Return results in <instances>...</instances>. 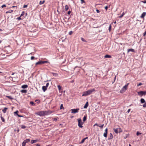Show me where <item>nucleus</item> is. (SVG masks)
<instances>
[{"label": "nucleus", "instance_id": "1", "mask_svg": "<svg viewBox=\"0 0 146 146\" xmlns=\"http://www.w3.org/2000/svg\"><path fill=\"white\" fill-rule=\"evenodd\" d=\"M52 112L49 110L45 111H38L35 113L36 115H39L40 116H44L50 114Z\"/></svg>", "mask_w": 146, "mask_h": 146}, {"label": "nucleus", "instance_id": "2", "mask_svg": "<svg viewBox=\"0 0 146 146\" xmlns=\"http://www.w3.org/2000/svg\"><path fill=\"white\" fill-rule=\"evenodd\" d=\"M95 91V90L94 89H92L88 90L87 91L84 92L82 94V96H84L90 95L92 94L93 92Z\"/></svg>", "mask_w": 146, "mask_h": 146}, {"label": "nucleus", "instance_id": "3", "mask_svg": "<svg viewBox=\"0 0 146 146\" xmlns=\"http://www.w3.org/2000/svg\"><path fill=\"white\" fill-rule=\"evenodd\" d=\"M95 91V90L94 89H92L88 90L87 91L84 92L82 94V96H84L90 95L92 94L93 92Z\"/></svg>", "mask_w": 146, "mask_h": 146}, {"label": "nucleus", "instance_id": "4", "mask_svg": "<svg viewBox=\"0 0 146 146\" xmlns=\"http://www.w3.org/2000/svg\"><path fill=\"white\" fill-rule=\"evenodd\" d=\"M78 122V125L79 127L80 128H82L83 127V126L82 125L83 123L82 122V120L80 118L78 119H77Z\"/></svg>", "mask_w": 146, "mask_h": 146}, {"label": "nucleus", "instance_id": "5", "mask_svg": "<svg viewBox=\"0 0 146 146\" xmlns=\"http://www.w3.org/2000/svg\"><path fill=\"white\" fill-rule=\"evenodd\" d=\"M138 95L141 96L143 95H146V91H140L137 92Z\"/></svg>", "mask_w": 146, "mask_h": 146}, {"label": "nucleus", "instance_id": "6", "mask_svg": "<svg viewBox=\"0 0 146 146\" xmlns=\"http://www.w3.org/2000/svg\"><path fill=\"white\" fill-rule=\"evenodd\" d=\"M113 130L116 133H120L122 131L121 129L120 128L117 129H113Z\"/></svg>", "mask_w": 146, "mask_h": 146}, {"label": "nucleus", "instance_id": "7", "mask_svg": "<svg viewBox=\"0 0 146 146\" xmlns=\"http://www.w3.org/2000/svg\"><path fill=\"white\" fill-rule=\"evenodd\" d=\"M79 110V109L78 108L76 109H72L71 110V112L72 113H78V111Z\"/></svg>", "mask_w": 146, "mask_h": 146}, {"label": "nucleus", "instance_id": "8", "mask_svg": "<svg viewBox=\"0 0 146 146\" xmlns=\"http://www.w3.org/2000/svg\"><path fill=\"white\" fill-rule=\"evenodd\" d=\"M127 85H125V86H123V88H122V90L120 91V92L121 93L122 92V91L123 90H125V91L127 89Z\"/></svg>", "mask_w": 146, "mask_h": 146}, {"label": "nucleus", "instance_id": "9", "mask_svg": "<svg viewBox=\"0 0 146 146\" xmlns=\"http://www.w3.org/2000/svg\"><path fill=\"white\" fill-rule=\"evenodd\" d=\"M146 15V13L145 12H143L141 15L140 16V17L142 18H144V17Z\"/></svg>", "mask_w": 146, "mask_h": 146}, {"label": "nucleus", "instance_id": "10", "mask_svg": "<svg viewBox=\"0 0 146 146\" xmlns=\"http://www.w3.org/2000/svg\"><path fill=\"white\" fill-rule=\"evenodd\" d=\"M127 53H129L130 51L132 52H135V50L134 49L132 48L128 49L127 50Z\"/></svg>", "mask_w": 146, "mask_h": 146}, {"label": "nucleus", "instance_id": "11", "mask_svg": "<svg viewBox=\"0 0 146 146\" xmlns=\"http://www.w3.org/2000/svg\"><path fill=\"white\" fill-rule=\"evenodd\" d=\"M38 140H32L31 141V143L32 144L36 143L38 141Z\"/></svg>", "mask_w": 146, "mask_h": 146}, {"label": "nucleus", "instance_id": "12", "mask_svg": "<svg viewBox=\"0 0 146 146\" xmlns=\"http://www.w3.org/2000/svg\"><path fill=\"white\" fill-rule=\"evenodd\" d=\"M88 103L87 102H86L85 105L84 106V109L88 107Z\"/></svg>", "mask_w": 146, "mask_h": 146}, {"label": "nucleus", "instance_id": "13", "mask_svg": "<svg viewBox=\"0 0 146 146\" xmlns=\"http://www.w3.org/2000/svg\"><path fill=\"white\" fill-rule=\"evenodd\" d=\"M111 55H110L108 54H106L104 56V58H111Z\"/></svg>", "mask_w": 146, "mask_h": 146}, {"label": "nucleus", "instance_id": "14", "mask_svg": "<svg viewBox=\"0 0 146 146\" xmlns=\"http://www.w3.org/2000/svg\"><path fill=\"white\" fill-rule=\"evenodd\" d=\"M42 64V61H39L36 63V65L41 64Z\"/></svg>", "mask_w": 146, "mask_h": 146}, {"label": "nucleus", "instance_id": "15", "mask_svg": "<svg viewBox=\"0 0 146 146\" xmlns=\"http://www.w3.org/2000/svg\"><path fill=\"white\" fill-rule=\"evenodd\" d=\"M47 87L45 86H43L42 87V89L44 92H45L47 90Z\"/></svg>", "mask_w": 146, "mask_h": 146}, {"label": "nucleus", "instance_id": "16", "mask_svg": "<svg viewBox=\"0 0 146 146\" xmlns=\"http://www.w3.org/2000/svg\"><path fill=\"white\" fill-rule=\"evenodd\" d=\"M8 109V108H5L2 111L4 113H5L6 112L7 110Z\"/></svg>", "mask_w": 146, "mask_h": 146}, {"label": "nucleus", "instance_id": "17", "mask_svg": "<svg viewBox=\"0 0 146 146\" xmlns=\"http://www.w3.org/2000/svg\"><path fill=\"white\" fill-rule=\"evenodd\" d=\"M28 87V86L27 85H24L22 86V88H27Z\"/></svg>", "mask_w": 146, "mask_h": 146}, {"label": "nucleus", "instance_id": "18", "mask_svg": "<svg viewBox=\"0 0 146 146\" xmlns=\"http://www.w3.org/2000/svg\"><path fill=\"white\" fill-rule=\"evenodd\" d=\"M113 138V136L112 134L111 133H110V138H108V139H110Z\"/></svg>", "mask_w": 146, "mask_h": 146}, {"label": "nucleus", "instance_id": "19", "mask_svg": "<svg viewBox=\"0 0 146 146\" xmlns=\"http://www.w3.org/2000/svg\"><path fill=\"white\" fill-rule=\"evenodd\" d=\"M140 101H141V103H145V101L144 99L143 98L141 99Z\"/></svg>", "mask_w": 146, "mask_h": 146}, {"label": "nucleus", "instance_id": "20", "mask_svg": "<svg viewBox=\"0 0 146 146\" xmlns=\"http://www.w3.org/2000/svg\"><path fill=\"white\" fill-rule=\"evenodd\" d=\"M87 116L86 115H85L83 118V121L84 122L86 120Z\"/></svg>", "mask_w": 146, "mask_h": 146}, {"label": "nucleus", "instance_id": "21", "mask_svg": "<svg viewBox=\"0 0 146 146\" xmlns=\"http://www.w3.org/2000/svg\"><path fill=\"white\" fill-rule=\"evenodd\" d=\"M27 92V90H21V92L23 93H26Z\"/></svg>", "mask_w": 146, "mask_h": 146}, {"label": "nucleus", "instance_id": "22", "mask_svg": "<svg viewBox=\"0 0 146 146\" xmlns=\"http://www.w3.org/2000/svg\"><path fill=\"white\" fill-rule=\"evenodd\" d=\"M6 97L7 98L9 99H10L11 100L13 99V98L11 96H6Z\"/></svg>", "mask_w": 146, "mask_h": 146}, {"label": "nucleus", "instance_id": "23", "mask_svg": "<svg viewBox=\"0 0 146 146\" xmlns=\"http://www.w3.org/2000/svg\"><path fill=\"white\" fill-rule=\"evenodd\" d=\"M81 39L82 40V41L85 42H87V41L83 38L81 37Z\"/></svg>", "mask_w": 146, "mask_h": 146}, {"label": "nucleus", "instance_id": "24", "mask_svg": "<svg viewBox=\"0 0 146 146\" xmlns=\"http://www.w3.org/2000/svg\"><path fill=\"white\" fill-rule=\"evenodd\" d=\"M24 141L26 143H28L30 141V139H26Z\"/></svg>", "mask_w": 146, "mask_h": 146}, {"label": "nucleus", "instance_id": "25", "mask_svg": "<svg viewBox=\"0 0 146 146\" xmlns=\"http://www.w3.org/2000/svg\"><path fill=\"white\" fill-rule=\"evenodd\" d=\"M68 8H69V7H68V6L67 5H66L65 7V11H67L68 9Z\"/></svg>", "mask_w": 146, "mask_h": 146}, {"label": "nucleus", "instance_id": "26", "mask_svg": "<svg viewBox=\"0 0 146 146\" xmlns=\"http://www.w3.org/2000/svg\"><path fill=\"white\" fill-rule=\"evenodd\" d=\"M1 120L3 122H5V119L1 115Z\"/></svg>", "mask_w": 146, "mask_h": 146}, {"label": "nucleus", "instance_id": "27", "mask_svg": "<svg viewBox=\"0 0 146 146\" xmlns=\"http://www.w3.org/2000/svg\"><path fill=\"white\" fill-rule=\"evenodd\" d=\"M45 2V1L44 0L43 1H40L39 2V4L41 5L43 4Z\"/></svg>", "mask_w": 146, "mask_h": 146}, {"label": "nucleus", "instance_id": "28", "mask_svg": "<svg viewBox=\"0 0 146 146\" xmlns=\"http://www.w3.org/2000/svg\"><path fill=\"white\" fill-rule=\"evenodd\" d=\"M30 104L32 106H34L35 105L34 102L32 101H31L30 102Z\"/></svg>", "mask_w": 146, "mask_h": 146}, {"label": "nucleus", "instance_id": "29", "mask_svg": "<svg viewBox=\"0 0 146 146\" xmlns=\"http://www.w3.org/2000/svg\"><path fill=\"white\" fill-rule=\"evenodd\" d=\"M107 133L105 132V133H104V136L105 137H107Z\"/></svg>", "mask_w": 146, "mask_h": 146}, {"label": "nucleus", "instance_id": "30", "mask_svg": "<svg viewBox=\"0 0 146 146\" xmlns=\"http://www.w3.org/2000/svg\"><path fill=\"white\" fill-rule=\"evenodd\" d=\"M13 10H10L9 11H8L6 12V13H12L13 12Z\"/></svg>", "mask_w": 146, "mask_h": 146}, {"label": "nucleus", "instance_id": "31", "mask_svg": "<svg viewBox=\"0 0 146 146\" xmlns=\"http://www.w3.org/2000/svg\"><path fill=\"white\" fill-rule=\"evenodd\" d=\"M64 108L63 106V105L62 104H61L60 105V109H64Z\"/></svg>", "mask_w": 146, "mask_h": 146}, {"label": "nucleus", "instance_id": "32", "mask_svg": "<svg viewBox=\"0 0 146 146\" xmlns=\"http://www.w3.org/2000/svg\"><path fill=\"white\" fill-rule=\"evenodd\" d=\"M141 134V133H140L139 132L137 131V133L136 135L137 136H138Z\"/></svg>", "mask_w": 146, "mask_h": 146}, {"label": "nucleus", "instance_id": "33", "mask_svg": "<svg viewBox=\"0 0 146 146\" xmlns=\"http://www.w3.org/2000/svg\"><path fill=\"white\" fill-rule=\"evenodd\" d=\"M124 14H125L123 12L122 13V14L121 16H120L119 17V18H121L124 15Z\"/></svg>", "mask_w": 146, "mask_h": 146}, {"label": "nucleus", "instance_id": "34", "mask_svg": "<svg viewBox=\"0 0 146 146\" xmlns=\"http://www.w3.org/2000/svg\"><path fill=\"white\" fill-rule=\"evenodd\" d=\"M26 127L25 125H21V127L22 129H25L26 128Z\"/></svg>", "mask_w": 146, "mask_h": 146}, {"label": "nucleus", "instance_id": "35", "mask_svg": "<svg viewBox=\"0 0 146 146\" xmlns=\"http://www.w3.org/2000/svg\"><path fill=\"white\" fill-rule=\"evenodd\" d=\"M53 74V76L55 77L58 76V74Z\"/></svg>", "mask_w": 146, "mask_h": 146}, {"label": "nucleus", "instance_id": "36", "mask_svg": "<svg viewBox=\"0 0 146 146\" xmlns=\"http://www.w3.org/2000/svg\"><path fill=\"white\" fill-rule=\"evenodd\" d=\"M111 25H110V26H109V31L110 32L111 31Z\"/></svg>", "mask_w": 146, "mask_h": 146}, {"label": "nucleus", "instance_id": "37", "mask_svg": "<svg viewBox=\"0 0 146 146\" xmlns=\"http://www.w3.org/2000/svg\"><path fill=\"white\" fill-rule=\"evenodd\" d=\"M104 124L102 125H100V126L99 125L98 126H99V127H100L102 129V128H103V127H104Z\"/></svg>", "mask_w": 146, "mask_h": 146}, {"label": "nucleus", "instance_id": "38", "mask_svg": "<svg viewBox=\"0 0 146 146\" xmlns=\"http://www.w3.org/2000/svg\"><path fill=\"white\" fill-rule=\"evenodd\" d=\"M68 33L70 35H71L73 33V32L72 31H70Z\"/></svg>", "mask_w": 146, "mask_h": 146}, {"label": "nucleus", "instance_id": "39", "mask_svg": "<svg viewBox=\"0 0 146 146\" xmlns=\"http://www.w3.org/2000/svg\"><path fill=\"white\" fill-rule=\"evenodd\" d=\"M85 140L84 139H83L80 142V143H83L85 141Z\"/></svg>", "mask_w": 146, "mask_h": 146}, {"label": "nucleus", "instance_id": "40", "mask_svg": "<svg viewBox=\"0 0 146 146\" xmlns=\"http://www.w3.org/2000/svg\"><path fill=\"white\" fill-rule=\"evenodd\" d=\"M58 88L59 89V90L60 91V89H61V87L60 85L58 86Z\"/></svg>", "mask_w": 146, "mask_h": 146}, {"label": "nucleus", "instance_id": "41", "mask_svg": "<svg viewBox=\"0 0 146 146\" xmlns=\"http://www.w3.org/2000/svg\"><path fill=\"white\" fill-rule=\"evenodd\" d=\"M26 143L24 141L22 143V146H25Z\"/></svg>", "mask_w": 146, "mask_h": 146}, {"label": "nucleus", "instance_id": "42", "mask_svg": "<svg viewBox=\"0 0 146 146\" xmlns=\"http://www.w3.org/2000/svg\"><path fill=\"white\" fill-rule=\"evenodd\" d=\"M81 4H83V3H85V2L84 0H81Z\"/></svg>", "mask_w": 146, "mask_h": 146}, {"label": "nucleus", "instance_id": "43", "mask_svg": "<svg viewBox=\"0 0 146 146\" xmlns=\"http://www.w3.org/2000/svg\"><path fill=\"white\" fill-rule=\"evenodd\" d=\"M24 11L22 12V13L20 17H21V16H23L24 15Z\"/></svg>", "mask_w": 146, "mask_h": 146}, {"label": "nucleus", "instance_id": "44", "mask_svg": "<svg viewBox=\"0 0 146 146\" xmlns=\"http://www.w3.org/2000/svg\"><path fill=\"white\" fill-rule=\"evenodd\" d=\"M6 7V5L5 4L3 5H2L1 6V7L2 8H4V7Z\"/></svg>", "mask_w": 146, "mask_h": 146}, {"label": "nucleus", "instance_id": "45", "mask_svg": "<svg viewBox=\"0 0 146 146\" xmlns=\"http://www.w3.org/2000/svg\"><path fill=\"white\" fill-rule=\"evenodd\" d=\"M42 64L47 63L48 62L47 61H42Z\"/></svg>", "mask_w": 146, "mask_h": 146}, {"label": "nucleus", "instance_id": "46", "mask_svg": "<svg viewBox=\"0 0 146 146\" xmlns=\"http://www.w3.org/2000/svg\"><path fill=\"white\" fill-rule=\"evenodd\" d=\"M27 5H24L23 6V8H26L27 7Z\"/></svg>", "mask_w": 146, "mask_h": 146}, {"label": "nucleus", "instance_id": "47", "mask_svg": "<svg viewBox=\"0 0 146 146\" xmlns=\"http://www.w3.org/2000/svg\"><path fill=\"white\" fill-rule=\"evenodd\" d=\"M143 106L144 108H146V103H145L143 105Z\"/></svg>", "mask_w": 146, "mask_h": 146}, {"label": "nucleus", "instance_id": "48", "mask_svg": "<svg viewBox=\"0 0 146 146\" xmlns=\"http://www.w3.org/2000/svg\"><path fill=\"white\" fill-rule=\"evenodd\" d=\"M34 58H35V57L34 56H32L31 57V60H33L34 59Z\"/></svg>", "mask_w": 146, "mask_h": 146}, {"label": "nucleus", "instance_id": "49", "mask_svg": "<svg viewBox=\"0 0 146 146\" xmlns=\"http://www.w3.org/2000/svg\"><path fill=\"white\" fill-rule=\"evenodd\" d=\"M108 8V6H106L105 7V9L106 10V11L107 10Z\"/></svg>", "mask_w": 146, "mask_h": 146}, {"label": "nucleus", "instance_id": "50", "mask_svg": "<svg viewBox=\"0 0 146 146\" xmlns=\"http://www.w3.org/2000/svg\"><path fill=\"white\" fill-rule=\"evenodd\" d=\"M48 85H49V83H47L46 84V86H46L47 88L48 86Z\"/></svg>", "mask_w": 146, "mask_h": 146}, {"label": "nucleus", "instance_id": "51", "mask_svg": "<svg viewBox=\"0 0 146 146\" xmlns=\"http://www.w3.org/2000/svg\"><path fill=\"white\" fill-rule=\"evenodd\" d=\"M18 111H15V112H14V113L16 114L17 115V114H18Z\"/></svg>", "mask_w": 146, "mask_h": 146}, {"label": "nucleus", "instance_id": "52", "mask_svg": "<svg viewBox=\"0 0 146 146\" xmlns=\"http://www.w3.org/2000/svg\"><path fill=\"white\" fill-rule=\"evenodd\" d=\"M142 84L141 83H139L138 85H137V86H141V85H142Z\"/></svg>", "mask_w": 146, "mask_h": 146}, {"label": "nucleus", "instance_id": "53", "mask_svg": "<svg viewBox=\"0 0 146 146\" xmlns=\"http://www.w3.org/2000/svg\"><path fill=\"white\" fill-rule=\"evenodd\" d=\"M108 130V129L107 128H106L105 130V133H107Z\"/></svg>", "mask_w": 146, "mask_h": 146}, {"label": "nucleus", "instance_id": "54", "mask_svg": "<svg viewBox=\"0 0 146 146\" xmlns=\"http://www.w3.org/2000/svg\"><path fill=\"white\" fill-rule=\"evenodd\" d=\"M96 11L97 12V13H99L100 12V11L98 9H97L96 10Z\"/></svg>", "mask_w": 146, "mask_h": 146}, {"label": "nucleus", "instance_id": "55", "mask_svg": "<svg viewBox=\"0 0 146 146\" xmlns=\"http://www.w3.org/2000/svg\"><path fill=\"white\" fill-rule=\"evenodd\" d=\"M17 115L19 117H23V116H22V115H19L18 114H17Z\"/></svg>", "mask_w": 146, "mask_h": 146}, {"label": "nucleus", "instance_id": "56", "mask_svg": "<svg viewBox=\"0 0 146 146\" xmlns=\"http://www.w3.org/2000/svg\"><path fill=\"white\" fill-rule=\"evenodd\" d=\"M142 2L143 3H146V0L143 1Z\"/></svg>", "mask_w": 146, "mask_h": 146}, {"label": "nucleus", "instance_id": "57", "mask_svg": "<svg viewBox=\"0 0 146 146\" xmlns=\"http://www.w3.org/2000/svg\"><path fill=\"white\" fill-rule=\"evenodd\" d=\"M21 17H20H20H18V18H17V19H18V20H21Z\"/></svg>", "mask_w": 146, "mask_h": 146}, {"label": "nucleus", "instance_id": "58", "mask_svg": "<svg viewBox=\"0 0 146 146\" xmlns=\"http://www.w3.org/2000/svg\"><path fill=\"white\" fill-rule=\"evenodd\" d=\"M116 77V76H115L114 77V82H115V80Z\"/></svg>", "mask_w": 146, "mask_h": 146}, {"label": "nucleus", "instance_id": "59", "mask_svg": "<svg viewBox=\"0 0 146 146\" xmlns=\"http://www.w3.org/2000/svg\"><path fill=\"white\" fill-rule=\"evenodd\" d=\"M70 13H71V11H68V15H70Z\"/></svg>", "mask_w": 146, "mask_h": 146}, {"label": "nucleus", "instance_id": "60", "mask_svg": "<svg viewBox=\"0 0 146 146\" xmlns=\"http://www.w3.org/2000/svg\"><path fill=\"white\" fill-rule=\"evenodd\" d=\"M36 145V146H40V145L38 144H37Z\"/></svg>", "mask_w": 146, "mask_h": 146}, {"label": "nucleus", "instance_id": "61", "mask_svg": "<svg viewBox=\"0 0 146 146\" xmlns=\"http://www.w3.org/2000/svg\"><path fill=\"white\" fill-rule=\"evenodd\" d=\"M130 109H129L128 110V111H127V112L128 113H129V112H130Z\"/></svg>", "mask_w": 146, "mask_h": 146}, {"label": "nucleus", "instance_id": "62", "mask_svg": "<svg viewBox=\"0 0 146 146\" xmlns=\"http://www.w3.org/2000/svg\"><path fill=\"white\" fill-rule=\"evenodd\" d=\"M95 125H97V126H99L98 125V124H97V123H95L94 125V126H95Z\"/></svg>", "mask_w": 146, "mask_h": 146}, {"label": "nucleus", "instance_id": "63", "mask_svg": "<svg viewBox=\"0 0 146 146\" xmlns=\"http://www.w3.org/2000/svg\"><path fill=\"white\" fill-rule=\"evenodd\" d=\"M54 121H56L57 120V119L56 118H54Z\"/></svg>", "mask_w": 146, "mask_h": 146}, {"label": "nucleus", "instance_id": "64", "mask_svg": "<svg viewBox=\"0 0 146 146\" xmlns=\"http://www.w3.org/2000/svg\"><path fill=\"white\" fill-rule=\"evenodd\" d=\"M84 139L85 140L86 139H88V137H85V138H84Z\"/></svg>", "mask_w": 146, "mask_h": 146}]
</instances>
